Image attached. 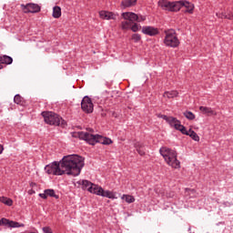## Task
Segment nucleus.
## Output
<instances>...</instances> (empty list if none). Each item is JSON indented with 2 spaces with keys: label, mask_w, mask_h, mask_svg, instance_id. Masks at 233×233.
Returning a JSON list of instances; mask_svg holds the SVG:
<instances>
[{
  "label": "nucleus",
  "mask_w": 233,
  "mask_h": 233,
  "mask_svg": "<svg viewBox=\"0 0 233 233\" xmlns=\"http://www.w3.org/2000/svg\"><path fill=\"white\" fill-rule=\"evenodd\" d=\"M159 117L165 119V121H167L170 127H174L176 130H184L183 125H181V122L177 118L167 116L166 115H160Z\"/></svg>",
  "instance_id": "8"
},
{
  "label": "nucleus",
  "mask_w": 233,
  "mask_h": 233,
  "mask_svg": "<svg viewBox=\"0 0 233 233\" xmlns=\"http://www.w3.org/2000/svg\"><path fill=\"white\" fill-rule=\"evenodd\" d=\"M164 45H166V46H170L171 48H177V46H179V39L174 29L165 31Z\"/></svg>",
  "instance_id": "6"
},
{
  "label": "nucleus",
  "mask_w": 233,
  "mask_h": 233,
  "mask_svg": "<svg viewBox=\"0 0 233 233\" xmlns=\"http://www.w3.org/2000/svg\"><path fill=\"white\" fill-rule=\"evenodd\" d=\"M85 167V159L78 155H68L64 157L60 162H53L46 166L45 171L46 174L53 176H79L81 168Z\"/></svg>",
  "instance_id": "1"
},
{
  "label": "nucleus",
  "mask_w": 233,
  "mask_h": 233,
  "mask_svg": "<svg viewBox=\"0 0 233 233\" xmlns=\"http://www.w3.org/2000/svg\"><path fill=\"white\" fill-rule=\"evenodd\" d=\"M158 6L166 12H179L181 10L180 2H170L168 0H159Z\"/></svg>",
  "instance_id": "7"
},
{
  "label": "nucleus",
  "mask_w": 233,
  "mask_h": 233,
  "mask_svg": "<svg viewBox=\"0 0 233 233\" xmlns=\"http://www.w3.org/2000/svg\"><path fill=\"white\" fill-rule=\"evenodd\" d=\"M122 199H125L126 203H134L136 201V198L130 195H123Z\"/></svg>",
  "instance_id": "24"
},
{
  "label": "nucleus",
  "mask_w": 233,
  "mask_h": 233,
  "mask_svg": "<svg viewBox=\"0 0 233 233\" xmlns=\"http://www.w3.org/2000/svg\"><path fill=\"white\" fill-rule=\"evenodd\" d=\"M99 15L101 19H106V21H116L117 19V15L108 11H100Z\"/></svg>",
  "instance_id": "12"
},
{
  "label": "nucleus",
  "mask_w": 233,
  "mask_h": 233,
  "mask_svg": "<svg viewBox=\"0 0 233 233\" xmlns=\"http://www.w3.org/2000/svg\"><path fill=\"white\" fill-rule=\"evenodd\" d=\"M134 21L127 20L121 23L122 30H128Z\"/></svg>",
  "instance_id": "23"
},
{
  "label": "nucleus",
  "mask_w": 233,
  "mask_h": 233,
  "mask_svg": "<svg viewBox=\"0 0 233 233\" xmlns=\"http://www.w3.org/2000/svg\"><path fill=\"white\" fill-rule=\"evenodd\" d=\"M200 112L202 114H205L206 116H217L216 111L212 110V107H207V106H200L199 107Z\"/></svg>",
  "instance_id": "18"
},
{
  "label": "nucleus",
  "mask_w": 233,
  "mask_h": 233,
  "mask_svg": "<svg viewBox=\"0 0 233 233\" xmlns=\"http://www.w3.org/2000/svg\"><path fill=\"white\" fill-rule=\"evenodd\" d=\"M21 8L25 14H37V12H41V6H39L37 4H22Z\"/></svg>",
  "instance_id": "11"
},
{
  "label": "nucleus",
  "mask_w": 233,
  "mask_h": 233,
  "mask_svg": "<svg viewBox=\"0 0 233 233\" xmlns=\"http://www.w3.org/2000/svg\"><path fill=\"white\" fill-rule=\"evenodd\" d=\"M142 33L146 35H157L159 34V30L154 26H143Z\"/></svg>",
  "instance_id": "13"
},
{
  "label": "nucleus",
  "mask_w": 233,
  "mask_h": 233,
  "mask_svg": "<svg viewBox=\"0 0 233 233\" xmlns=\"http://www.w3.org/2000/svg\"><path fill=\"white\" fill-rule=\"evenodd\" d=\"M81 108L86 114H92L94 112V104L92 99L88 96H85L81 102Z\"/></svg>",
  "instance_id": "10"
},
{
  "label": "nucleus",
  "mask_w": 233,
  "mask_h": 233,
  "mask_svg": "<svg viewBox=\"0 0 233 233\" xmlns=\"http://www.w3.org/2000/svg\"><path fill=\"white\" fill-rule=\"evenodd\" d=\"M163 96L164 97H167V99H174V97H177V96H179V93L176 90L166 91Z\"/></svg>",
  "instance_id": "19"
},
{
  "label": "nucleus",
  "mask_w": 233,
  "mask_h": 233,
  "mask_svg": "<svg viewBox=\"0 0 233 233\" xmlns=\"http://www.w3.org/2000/svg\"><path fill=\"white\" fill-rule=\"evenodd\" d=\"M182 130H179L182 134H185L186 136H190L194 141H199V136H198V133L193 131L192 129H189V131H187V128L183 126Z\"/></svg>",
  "instance_id": "15"
},
{
  "label": "nucleus",
  "mask_w": 233,
  "mask_h": 233,
  "mask_svg": "<svg viewBox=\"0 0 233 233\" xmlns=\"http://www.w3.org/2000/svg\"><path fill=\"white\" fill-rule=\"evenodd\" d=\"M78 185H82V188H84V190H88L91 194H96V196H102L103 198H108L109 199H114L116 198L112 191H105L103 187L92 184V182L88 180H79Z\"/></svg>",
  "instance_id": "3"
},
{
  "label": "nucleus",
  "mask_w": 233,
  "mask_h": 233,
  "mask_svg": "<svg viewBox=\"0 0 233 233\" xmlns=\"http://www.w3.org/2000/svg\"><path fill=\"white\" fill-rule=\"evenodd\" d=\"M123 19L126 21H137V23H141L143 21H147V17L141 15H137L133 12H126L122 14Z\"/></svg>",
  "instance_id": "9"
},
{
  "label": "nucleus",
  "mask_w": 233,
  "mask_h": 233,
  "mask_svg": "<svg viewBox=\"0 0 233 233\" xmlns=\"http://www.w3.org/2000/svg\"><path fill=\"white\" fill-rule=\"evenodd\" d=\"M139 28H141V26H139L137 24H134V25L131 26L132 32H137V31L139 30Z\"/></svg>",
  "instance_id": "30"
},
{
  "label": "nucleus",
  "mask_w": 233,
  "mask_h": 233,
  "mask_svg": "<svg viewBox=\"0 0 233 233\" xmlns=\"http://www.w3.org/2000/svg\"><path fill=\"white\" fill-rule=\"evenodd\" d=\"M60 15H61V7L55 6L53 8V17H55V19H59Z\"/></svg>",
  "instance_id": "22"
},
{
  "label": "nucleus",
  "mask_w": 233,
  "mask_h": 233,
  "mask_svg": "<svg viewBox=\"0 0 233 233\" xmlns=\"http://www.w3.org/2000/svg\"><path fill=\"white\" fill-rule=\"evenodd\" d=\"M42 116L46 125L62 127V128H65V127H66V121H65L63 117L59 116V115L54 112H50V111L42 112Z\"/></svg>",
  "instance_id": "5"
},
{
  "label": "nucleus",
  "mask_w": 233,
  "mask_h": 233,
  "mask_svg": "<svg viewBox=\"0 0 233 233\" xmlns=\"http://www.w3.org/2000/svg\"><path fill=\"white\" fill-rule=\"evenodd\" d=\"M159 152L168 167L172 168L181 167V163L177 160V152L176 150L164 147L159 149Z\"/></svg>",
  "instance_id": "4"
},
{
  "label": "nucleus",
  "mask_w": 233,
  "mask_h": 233,
  "mask_svg": "<svg viewBox=\"0 0 233 233\" xmlns=\"http://www.w3.org/2000/svg\"><path fill=\"white\" fill-rule=\"evenodd\" d=\"M90 132H94V130L90 129Z\"/></svg>",
  "instance_id": "36"
},
{
  "label": "nucleus",
  "mask_w": 233,
  "mask_h": 233,
  "mask_svg": "<svg viewBox=\"0 0 233 233\" xmlns=\"http://www.w3.org/2000/svg\"><path fill=\"white\" fill-rule=\"evenodd\" d=\"M14 59L8 56H0V70L3 68V65H12Z\"/></svg>",
  "instance_id": "17"
},
{
  "label": "nucleus",
  "mask_w": 233,
  "mask_h": 233,
  "mask_svg": "<svg viewBox=\"0 0 233 233\" xmlns=\"http://www.w3.org/2000/svg\"><path fill=\"white\" fill-rule=\"evenodd\" d=\"M45 192L47 196H50V198H56V199L59 198V196L56 195L54 189H46Z\"/></svg>",
  "instance_id": "26"
},
{
  "label": "nucleus",
  "mask_w": 233,
  "mask_h": 233,
  "mask_svg": "<svg viewBox=\"0 0 233 233\" xmlns=\"http://www.w3.org/2000/svg\"><path fill=\"white\" fill-rule=\"evenodd\" d=\"M5 205H7V207H12V205H14V201L12 200V198H6L5 200Z\"/></svg>",
  "instance_id": "31"
},
{
  "label": "nucleus",
  "mask_w": 233,
  "mask_h": 233,
  "mask_svg": "<svg viewBox=\"0 0 233 233\" xmlns=\"http://www.w3.org/2000/svg\"><path fill=\"white\" fill-rule=\"evenodd\" d=\"M132 40L135 41V43H138V41H141V35L138 34H134L132 35Z\"/></svg>",
  "instance_id": "29"
},
{
  "label": "nucleus",
  "mask_w": 233,
  "mask_h": 233,
  "mask_svg": "<svg viewBox=\"0 0 233 233\" xmlns=\"http://www.w3.org/2000/svg\"><path fill=\"white\" fill-rule=\"evenodd\" d=\"M137 0H124L121 5L124 8H130V6H136Z\"/></svg>",
  "instance_id": "20"
},
{
  "label": "nucleus",
  "mask_w": 233,
  "mask_h": 233,
  "mask_svg": "<svg viewBox=\"0 0 233 233\" xmlns=\"http://www.w3.org/2000/svg\"><path fill=\"white\" fill-rule=\"evenodd\" d=\"M43 231L45 233H52V228H50L48 227H45V228H43Z\"/></svg>",
  "instance_id": "32"
},
{
  "label": "nucleus",
  "mask_w": 233,
  "mask_h": 233,
  "mask_svg": "<svg viewBox=\"0 0 233 233\" xmlns=\"http://www.w3.org/2000/svg\"><path fill=\"white\" fill-rule=\"evenodd\" d=\"M0 225H8L12 228H19V227H25L24 224H19V222L15 221H10L9 219L6 218H2L0 220Z\"/></svg>",
  "instance_id": "14"
},
{
  "label": "nucleus",
  "mask_w": 233,
  "mask_h": 233,
  "mask_svg": "<svg viewBox=\"0 0 233 233\" xmlns=\"http://www.w3.org/2000/svg\"><path fill=\"white\" fill-rule=\"evenodd\" d=\"M3 150H5V148L0 145V154H3Z\"/></svg>",
  "instance_id": "35"
},
{
  "label": "nucleus",
  "mask_w": 233,
  "mask_h": 233,
  "mask_svg": "<svg viewBox=\"0 0 233 233\" xmlns=\"http://www.w3.org/2000/svg\"><path fill=\"white\" fill-rule=\"evenodd\" d=\"M185 117H187V119H189L190 121L196 119V115H194V113L190 112V111H186L184 113Z\"/></svg>",
  "instance_id": "27"
},
{
  "label": "nucleus",
  "mask_w": 233,
  "mask_h": 233,
  "mask_svg": "<svg viewBox=\"0 0 233 233\" xmlns=\"http://www.w3.org/2000/svg\"><path fill=\"white\" fill-rule=\"evenodd\" d=\"M14 102L16 104V105H21V103H23V98L21 96L19 95H16L14 98Z\"/></svg>",
  "instance_id": "28"
},
{
  "label": "nucleus",
  "mask_w": 233,
  "mask_h": 233,
  "mask_svg": "<svg viewBox=\"0 0 233 233\" xmlns=\"http://www.w3.org/2000/svg\"><path fill=\"white\" fill-rule=\"evenodd\" d=\"M40 198H42L43 199H46V198H48V196L46 195V192L45 193H41L39 194Z\"/></svg>",
  "instance_id": "34"
},
{
  "label": "nucleus",
  "mask_w": 233,
  "mask_h": 233,
  "mask_svg": "<svg viewBox=\"0 0 233 233\" xmlns=\"http://www.w3.org/2000/svg\"><path fill=\"white\" fill-rule=\"evenodd\" d=\"M73 137H79L84 139L89 145H96V143H101V145H111L112 139L105 137L101 135H94L88 132H74L72 133Z\"/></svg>",
  "instance_id": "2"
},
{
  "label": "nucleus",
  "mask_w": 233,
  "mask_h": 233,
  "mask_svg": "<svg viewBox=\"0 0 233 233\" xmlns=\"http://www.w3.org/2000/svg\"><path fill=\"white\" fill-rule=\"evenodd\" d=\"M178 3H180V8L185 6V8H187L186 12L188 14H192V12H194V5L191 3L187 1H178Z\"/></svg>",
  "instance_id": "16"
},
{
  "label": "nucleus",
  "mask_w": 233,
  "mask_h": 233,
  "mask_svg": "<svg viewBox=\"0 0 233 233\" xmlns=\"http://www.w3.org/2000/svg\"><path fill=\"white\" fill-rule=\"evenodd\" d=\"M6 199H7L6 197H0V201H1V203H4V205H5Z\"/></svg>",
  "instance_id": "33"
},
{
  "label": "nucleus",
  "mask_w": 233,
  "mask_h": 233,
  "mask_svg": "<svg viewBox=\"0 0 233 233\" xmlns=\"http://www.w3.org/2000/svg\"><path fill=\"white\" fill-rule=\"evenodd\" d=\"M217 17H219L220 19H229L230 21H233V15H227L225 13H217Z\"/></svg>",
  "instance_id": "21"
},
{
  "label": "nucleus",
  "mask_w": 233,
  "mask_h": 233,
  "mask_svg": "<svg viewBox=\"0 0 233 233\" xmlns=\"http://www.w3.org/2000/svg\"><path fill=\"white\" fill-rule=\"evenodd\" d=\"M135 147L140 156H145V149L143 148V146L140 143H137Z\"/></svg>",
  "instance_id": "25"
}]
</instances>
